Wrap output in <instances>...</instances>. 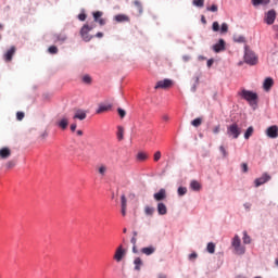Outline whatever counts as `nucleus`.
Masks as SVG:
<instances>
[{"mask_svg": "<svg viewBox=\"0 0 278 278\" xmlns=\"http://www.w3.org/2000/svg\"><path fill=\"white\" fill-rule=\"evenodd\" d=\"M48 52L51 54V55H55L58 53V47L55 46H50L48 48Z\"/></svg>", "mask_w": 278, "mask_h": 278, "instance_id": "e433bc0d", "label": "nucleus"}, {"mask_svg": "<svg viewBox=\"0 0 278 278\" xmlns=\"http://www.w3.org/2000/svg\"><path fill=\"white\" fill-rule=\"evenodd\" d=\"M233 42L244 43L247 42V38H244L242 35H235Z\"/></svg>", "mask_w": 278, "mask_h": 278, "instance_id": "bb28decb", "label": "nucleus"}, {"mask_svg": "<svg viewBox=\"0 0 278 278\" xmlns=\"http://www.w3.org/2000/svg\"><path fill=\"white\" fill-rule=\"evenodd\" d=\"M244 60H245V63L250 64L251 66H254V64H257V56L253 53V51L249 50V46H245Z\"/></svg>", "mask_w": 278, "mask_h": 278, "instance_id": "20e7f679", "label": "nucleus"}, {"mask_svg": "<svg viewBox=\"0 0 278 278\" xmlns=\"http://www.w3.org/2000/svg\"><path fill=\"white\" fill-rule=\"evenodd\" d=\"M207 12H218V5L212 4V7L206 8Z\"/></svg>", "mask_w": 278, "mask_h": 278, "instance_id": "79ce46f5", "label": "nucleus"}, {"mask_svg": "<svg viewBox=\"0 0 278 278\" xmlns=\"http://www.w3.org/2000/svg\"><path fill=\"white\" fill-rule=\"evenodd\" d=\"M75 129H77V124L76 123L71 125V131H75Z\"/></svg>", "mask_w": 278, "mask_h": 278, "instance_id": "bf43d9fd", "label": "nucleus"}, {"mask_svg": "<svg viewBox=\"0 0 278 278\" xmlns=\"http://www.w3.org/2000/svg\"><path fill=\"white\" fill-rule=\"evenodd\" d=\"M14 166H16V162H14V161H9L7 163V168H14Z\"/></svg>", "mask_w": 278, "mask_h": 278, "instance_id": "3c124183", "label": "nucleus"}, {"mask_svg": "<svg viewBox=\"0 0 278 278\" xmlns=\"http://www.w3.org/2000/svg\"><path fill=\"white\" fill-rule=\"evenodd\" d=\"M56 127H59L60 129H62L63 131L68 127V117L63 116L61 117L56 123H55Z\"/></svg>", "mask_w": 278, "mask_h": 278, "instance_id": "f8f14e48", "label": "nucleus"}, {"mask_svg": "<svg viewBox=\"0 0 278 278\" xmlns=\"http://www.w3.org/2000/svg\"><path fill=\"white\" fill-rule=\"evenodd\" d=\"M187 192H188V188H186V187H179L178 188V195L179 197H184L185 194H187Z\"/></svg>", "mask_w": 278, "mask_h": 278, "instance_id": "c9c22d12", "label": "nucleus"}, {"mask_svg": "<svg viewBox=\"0 0 278 278\" xmlns=\"http://www.w3.org/2000/svg\"><path fill=\"white\" fill-rule=\"evenodd\" d=\"M96 38H103V33H97Z\"/></svg>", "mask_w": 278, "mask_h": 278, "instance_id": "e2e57ef3", "label": "nucleus"}, {"mask_svg": "<svg viewBox=\"0 0 278 278\" xmlns=\"http://www.w3.org/2000/svg\"><path fill=\"white\" fill-rule=\"evenodd\" d=\"M12 155V150L10 148H2L0 149V157L1 160H8Z\"/></svg>", "mask_w": 278, "mask_h": 278, "instance_id": "f3484780", "label": "nucleus"}, {"mask_svg": "<svg viewBox=\"0 0 278 278\" xmlns=\"http://www.w3.org/2000/svg\"><path fill=\"white\" fill-rule=\"evenodd\" d=\"M132 253H138V248L136 245H132Z\"/></svg>", "mask_w": 278, "mask_h": 278, "instance_id": "0e129e2a", "label": "nucleus"}, {"mask_svg": "<svg viewBox=\"0 0 278 278\" xmlns=\"http://www.w3.org/2000/svg\"><path fill=\"white\" fill-rule=\"evenodd\" d=\"M78 18H79L80 21H86V18H87L86 13H80V14H78Z\"/></svg>", "mask_w": 278, "mask_h": 278, "instance_id": "5fc2aeb1", "label": "nucleus"}, {"mask_svg": "<svg viewBox=\"0 0 278 278\" xmlns=\"http://www.w3.org/2000/svg\"><path fill=\"white\" fill-rule=\"evenodd\" d=\"M238 94L239 97H241V99H244V101H248L250 105H255V103H257V93L253 91L242 89L241 91L238 92Z\"/></svg>", "mask_w": 278, "mask_h": 278, "instance_id": "f257e3e1", "label": "nucleus"}, {"mask_svg": "<svg viewBox=\"0 0 278 278\" xmlns=\"http://www.w3.org/2000/svg\"><path fill=\"white\" fill-rule=\"evenodd\" d=\"M87 113L84 110H77L76 113L74 114L73 118L78 119V121H86Z\"/></svg>", "mask_w": 278, "mask_h": 278, "instance_id": "dca6fc26", "label": "nucleus"}, {"mask_svg": "<svg viewBox=\"0 0 278 278\" xmlns=\"http://www.w3.org/2000/svg\"><path fill=\"white\" fill-rule=\"evenodd\" d=\"M115 21L117 23H125V22L129 21V17L125 14H118L115 16Z\"/></svg>", "mask_w": 278, "mask_h": 278, "instance_id": "b1692460", "label": "nucleus"}, {"mask_svg": "<svg viewBox=\"0 0 278 278\" xmlns=\"http://www.w3.org/2000/svg\"><path fill=\"white\" fill-rule=\"evenodd\" d=\"M161 157H162V152L156 151L154 153V162H160Z\"/></svg>", "mask_w": 278, "mask_h": 278, "instance_id": "de8ad7c7", "label": "nucleus"}, {"mask_svg": "<svg viewBox=\"0 0 278 278\" xmlns=\"http://www.w3.org/2000/svg\"><path fill=\"white\" fill-rule=\"evenodd\" d=\"M97 23H99V25H105V20L104 18H100L97 21Z\"/></svg>", "mask_w": 278, "mask_h": 278, "instance_id": "13d9d810", "label": "nucleus"}, {"mask_svg": "<svg viewBox=\"0 0 278 278\" xmlns=\"http://www.w3.org/2000/svg\"><path fill=\"white\" fill-rule=\"evenodd\" d=\"M157 212L160 216H166V214H168V208L166 207V204L160 202L157 204Z\"/></svg>", "mask_w": 278, "mask_h": 278, "instance_id": "a211bd4d", "label": "nucleus"}, {"mask_svg": "<svg viewBox=\"0 0 278 278\" xmlns=\"http://www.w3.org/2000/svg\"><path fill=\"white\" fill-rule=\"evenodd\" d=\"M266 136L268 138H278V126L277 125H274V126H270L266 129Z\"/></svg>", "mask_w": 278, "mask_h": 278, "instance_id": "9b49d317", "label": "nucleus"}, {"mask_svg": "<svg viewBox=\"0 0 278 278\" xmlns=\"http://www.w3.org/2000/svg\"><path fill=\"white\" fill-rule=\"evenodd\" d=\"M213 64H214V59H210V60L206 62L207 68H212Z\"/></svg>", "mask_w": 278, "mask_h": 278, "instance_id": "864d4df0", "label": "nucleus"}, {"mask_svg": "<svg viewBox=\"0 0 278 278\" xmlns=\"http://www.w3.org/2000/svg\"><path fill=\"white\" fill-rule=\"evenodd\" d=\"M213 51L215 53H220V51H225V39H219L218 42L213 46Z\"/></svg>", "mask_w": 278, "mask_h": 278, "instance_id": "4468645a", "label": "nucleus"}, {"mask_svg": "<svg viewBox=\"0 0 278 278\" xmlns=\"http://www.w3.org/2000/svg\"><path fill=\"white\" fill-rule=\"evenodd\" d=\"M231 244L237 253H240V255L244 253V248L240 247L241 241L238 235L233 237Z\"/></svg>", "mask_w": 278, "mask_h": 278, "instance_id": "0eeeda50", "label": "nucleus"}, {"mask_svg": "<svg viewBox=\"0 0 278 278\" xmlns=\"http://www.w3.org/2000/svg\"><path fill=\"white\" fill-rule=\"evenodd\" d=\"M135 264V270H140V267L142 266V258L136 257L134 261Z\"/></svg>", "mask_w": 278, "mask_h": 278, "instance_id": "cd10ccee", "label": "nucleus"}, {"mask_svg": "<svg viewBox=\"0 0 278 278\" xmlns=\"http://www.w3.org/2000/svg\"><path fill=\"white\" fill-rule=\"evenodd\" d=\"M213 134H220V125H217L213 128Z\"/></svg>", "mask_w": 278, "mask_h": 278, "instance_id": "603ef678", "label": "nucleus"}, {"mask_svg": "<svg viewBox=\"0 0 278 278\" xmlns=\"http://www.w3.org/2000/svg\"><path fill=\"white\" fill-rule=\"evenodd\" d=\"M190 188H191V190H194L195 192H199V190H201V182H199L197 180H192L190 182Z\"/></svg>", "mask_w": 278, "mask_h": 278, "instance_id": "5701e85b", "label": "nucleus"}, {"mask_svg": "<svg viewBox=\"0 0 278 278\" xmlns=\"http://www.w3.org/2000/svg\"><path fill=\"white\" fill-rule=\"evenodd\" d=\"M14 53H16V47L12 46L7 53L4 54L5 62H12V58H14Z\"/></svg>", "mask_w": 278, "mask_h": 278, "instance_id": "2eb2a0df", "label": "nucleus"}, {"mask_svg": "<svg viewBox=\"0 0 278 278\" xmlns=\"http://www.w3.org/2000/svg\"><path fill=\"white\" fill-rule=\"evenodd\" d=\"M197 257H199V255L195 252L189 255V260H197Z\"/></svg>", "mask_w": 278, "mask_h": 278, "instance_id": "6e6d98bb", "label": "nucleus"}, {"mask_svg": "<svg viewBox=\"0 0 278 278\" xmlns=\"http://www.w3.org/2000/svg\"><path fill=\"white\" fill-rule=\"evenodd\" d=\"M206 251L207 253H211V254L216 253V244H214V242L207 243Z\"/></svg>", "mask_w": 278, "mask_h": 278, "instance_id": "a878e982", "label": "nucleus"}, {"mask_svg": "<svg viewBox=\"0 0 278 278\" xmlns=\"http://www.w3.org/2000/svg\"><path fill=\"white\" fill-rule=\"evenodd\" d=\"M141 253H143V255H153V253H155V247L150 245L148 248H142Z\"/></svg>", "mask_w": 278, "mask_h": 278, "instance_id": "412c9836", "label": "nucleus"}, {"mask_svg": "<svg viewBox=\"0 0 278 278\" xmlns=\"http://www.w3.org/2000/svg\"><path fill=\"white\" fill-rule=\"evenodd\" d=\"M157 278H167L166 274H159Z\"/></svg>", "mask_w": 278, "mask_h": 278, "instance_id": "338daca9", "label": "nucleus"}, {"mask_svg": "<svg viewBox=\"0 0 278 278\" xmlns=\"http://www.w3.org/2000/svg\"><path fill=\"white\" fill-rule=\"evenodd\" d=\"M271 177L268 175V173H264L262 177L256 178L254 180L255 188H260V186H264V184H267V181H270Z\"/></svg>", "mask_w": 278, "mask_h": 278, "instance_id": "423d86ee", "label": "nucleus"}, {"mask_svg": "<svg viewBox=\"0 0 278 278\" xmlns=\"http://www.w3.org/2000/svg\"><path fill=\"white\" fill-rule=\"evenodd\" d=\"M193 4H195L197 8H203V5H205V0H194Z\"/></svg>", "mask_w": 278, "mask_h": 278, "instance_id": "ea45409f", "label": "nucleus"}, {"mask_svg": "<svg viewBox=\"0 0 278 278\" xmlns=\"http://www.w3.org/2000/svg\"><path fill=\"white\" fill-rule=\"evenodd\" d=\"M118 115L121 116V118H125V116H127V112H125V110L123 109H117Z\"/></svg>", "mask_w": 278, "mask_h": 278, "instance_id": "a18cd8bd", "label": "nucleus"}, {"mask_svg": "<svg viewBox=\"0 0 278 278\" xmlns=\"http://www.w3.org/2000/svg\"><path fill=\"white\" fill-rule=\"evenodd\" d=\"M244 208H245V210H251V204L245 203V204H244Z\"/></svg>", "mask_w": 278, "mask_h": 278, "instance_id": "69168bd1", "label": "nucleus"}, {"mask_svg": "<svg viewBox=\"0 0 278 278\" xmlns=\"http://www.w3.org/2000/svg\"><path fill=\"white\" fill-rule=\"evenodd\" d=\"M155 212V208L151 207V206H146L144 207V214L147 216H153V213Z\"/></svg>", "mask_w": 278, "mask_h": 278, "instance_id": "7c9ffc66", "label": "nucleus"}, {"mask_svg": "<svg viewBox=\"0 0 278 278\" xmlns=\"http://www.w3.org/2000/svg\"><path fill=\"white\" fill-rule=\"evenodd\" d=\"M162 118H163V121H165V122L170 121V117H169L168 115H163Z\"/></svg>", "mask_w": 278, "mask_h": 278, "instance_id": "680f3d73", "label": "nucleus"}, {"mask_svg": "<svg viewBox=\"0 0 278 278\" xmlns=\"http://www.w3.org/2000/svg\"><path fill=\"white\" fill-rule=\"evenodd\" d=\"M275 18H277V12H275V10H270L265 15V23L267 25H273V23H275Z\"/></svg>", "mask_w": 278, "mask_h": 278, "instance_id": "9d476101", "label": "nucleus"}, {"mask_svg": "<svg viewBox=\"0 0 278 278\" xmlns=\"http://www.w3.org/2000/svg\"><path fill=\"white\" fill-rule=\"evenodd\" d=\"M134 5L135 8H137L139 14H142L143 10H142V2H140V0H135L134 1Z\"/></svg>", "mask_w": 278, "mask_h": 278, "instance_id": "c756f323", "label": "nucleus"}, {"mask_svg": "<svg viewBox=\"0 0 278 278\" xmlns=\"http://www.w3.org/2000/svg\"><path fill=\"white\" fill-rule=\"evenodd\" d=\"M94 25H88V24H85L81 28H80V36L83 38V40L85 42H90L91 39L93 38L92 35H90V31H92Z\"/></svg>", "mask_w": 278, "mask_h": 278, "instance_id": "f03ea898", "label": "nucleus"}, {"mask_svg": "<svg viewBox=\"0 0 278 278\" xmlns=\"http://www.w3.org/2000/svg\"><path fill=\"white\" fill-rule=\"evenodd\" d=\"M125 255H127V250H125V248H123V245L121 244L116 249L113 260H115V262H123Z\"/></svg>", "mask_w": 278, "mask_h": 278, "instance_id": "39448f33", "label": "nucleus"}, {"mask_svg": "<svg viewBox=\"0 0 278 278\" xmlns=\"http://www.w3.org/2000/svg\"><path fill=\"white\" fill-rule=\"evenodd\" d=\"M253 131H254L253 126H250V127L247 129V131H245V134H244L245 140H249V138H251V137L253 136Z\"/></svg>", "mask_w": 278, "mask_h": 278, "instance_id": "c85d7f7f", "label": "nucleus"}, {"mask_svg": "<svg viewBox=\"0 0 278 278\" xmlns=\"http://www.w3.org/2000/svg\"><path fill=\"white\" fill-rule=\"evenodd\" d=\"M219 151L223 154V157H227L229 155V153H227V150L223 146L219 147Z\"/></svg>", "mask_w": 278, "mask_h": 278, "instance_id": "49530a36", "label": "nucleus"}, {"mask_svg": "<svg viewBox=\"0 0 278 278\" xmlns=\"http://www.w3.org/2000/svg\"><path fill=\"white\" fill-rule=\"evenodd\" d=\"M149 155H147V153L144 152H139L137 154V160H139L140 162H144V160H148Z\"/></svg>", "mask_w": 278, "mask_h": 278, "instance_id": "2f4dec72", "label": "nucleus"}, {"mask_svg": "<svg viewBox=\"0 0 278 278\" xmlns=\"http://www.w3.org/2000/svg\"><path fill=\"white\" fill-rule=\"evenodd\" d=\"M240 134H242V130H240V127H238L236 123L227 127V136H229V138L237 140V138H240Z\"/></svg>", "mask_w": 278, "mask_h": 278, "instance_id": "7ed1b4c3", "label": "nucleus"}, {"mask_svg": "<svg viewBox=\"0 0 278 278\" xmlns=\"http://www.w3.org/2000/svg\"><path fill=\"white\" fill-rule=\"evenodd\" d=\"M122 215L127 216V207L122 206Z\"/></svg>", "mask_w": 278, "mask_h": 278, "instance_id": "4d7b16f0", "label": "nucleus"}, {"mask_svg": "<svg viewBox=\"0 0 278 278\" xmlns=\"http://www.w3.org/2000/svg\"><path fill=\"white\" fill-rule=\"evenodd\" d=\"M16 118H17V121H23V118H25V113H23V112H17V113H16Z\"/></svg>", "mask_w": 278, "mask_h": 278, "instance_id": "8fccbe9b", "label": "nucleus"}, {"mask_svg": "<svg viewBox=\"0 0 278 278\" xmlns=\"http://www.w3.org/2000/svg\"><path fill=\"white\" fill-rule=\"evenodd\" d=\"M130 242L132 245H136V242H138V239L136 237H132Z\"/></svg>", "mask_w": 278, "mask_h": 278, "instance_id": "052dcab7", "label": "nucleus"}, {"mask_svg": "<svg viewBox=\"0 0 278 278\" xmlns=\"http://www.w3.org/2000/svg\"><path fill=\"white\" fill-rule=\"evenodd\" d=\"M153 197L156 201H164L166 199V189H160Z\"/></svg>", "mask_w": 278, "mask_h": 278, "instance_id": "aec40b11", "label": "nucleus"}, {"mask_svg": "<svg viewBox=\"0 0 278 278\" xmlns=\"http://www.w3.org/2000/svg\"><path fill=\"white\" fill-rule=\"evenodd\" d=\"M83 83L84 84H92V78L90 77V75L83 76Z\"/></svg>", "mask_w": 278, "mask_h": 278, "instance_id": "58836bf2", "label": "nucleus"}, {"mask_svg": "<svg viewBox=\"0 0 278 278\" xmlns=\"http://www.w3.org/2000/svg\"><path fill=\"white\" fill-rule=\"evenodd\" d=\"M201 123H203V119H201V117H198L191 122V125L193 127H201Z\"/></svg>", "mask_w": 278, "mask_h": 278, "instance_id": "72a5a7b5", "label": "nucleus"}, {"mask_svg": "<svg viewBox=\"0 0 278 278\" xmlns=\"http://www.w3.org/2000/svg\"><path fill=\"white\" fill-rule=\"evenodd\" d=\"M112 110V104H100L96 114H103V112H110Z\"/></svg>", "mask_w": 278, "mask_h": 278, "instance_id": "6ab92c4d", "label": "nucleus"}, {"mask_svg": "<svg viewBox=\"0 0 278 278\" xmlns=\"http://www.w3.org/2000/svg\"><path fill=\"white\" fill-rule=\"evenodd\" d=\"M117 129H118L117 138H118V140H123V136L125 134V128H123L122 126H118Z\"/></svg>", "mask_w": 278, "mask_h": 278, "instance_id": "473e14b6", "label": "nucleus"}, {"mask_svg": "<svg viewBox=\"0 0 278 278\" xmlns=\"http://www.w3.org/2000/svg\"><path fill=\"white\" fill-rule=\"evenodd\" d=\"M170 86H173V80L165 78L164 80L157 81L154 88L155 90L160 88L166 90V88H170Z\"/></svg>", "mask_w": 278, "mask_h": 278, "instance_id": "1a4fd4ad", "label": "nucleus"}, {"mask_svg": "<svg viewBox=\"0 0 278 278\" xmlns=\"http://www.w3.org/2000/svg\"><path fill=\"white\" fill-rule=\"evenodd\" d=\"M268 3H270V0H252V4L254 7H257V5H268Z\"/></svg>", "mask_w": 278, "mask_h": 278, "instance_id": "393cba45", "label": "nucleus"}, {"mask_svg": "<svg viewBox=\"0 0 278 278\" xmlns=\"http://www.w3.org/2000/svg\"><path fill=\"white\" fill-rule=\"evenodd\" d=\"M242 173H249V165L247 163L241 164Z\"/></svg>", "mask_w": 278, "mask_h": 278, "instance_id": "09e8293b", "label": "nucleus"}, {"mask_svg": "<svg viewBox=\"0 0 278 278\" xmlns=\"http://www.w3.org/2000/svg\"><path fill=\"white\" fill-rule=\"evenodd\" d=\"M212 29L213 31H220V24H218V22H214Z\"/></svg>", "mask_w": 278, "mask_h": 278, "instance_id": "37998d69", "label": "nucleus"}, {"mask_svg": "<svg viewBox=\"0 0 278 278\" xmlns=\"http://www.w3.org/2000/svg\"><path fill=\"white\" fill-rule=\"evenodd\" d=\"M102 16H103V12H100V11L94 12V13H93L94 22L97 23V21H99L100 17H102Z\"/></svg>", "mask_w": 278, "mask_h": 278, "instance_id": "a19ab883", "label": "nucleus"}, {"mask_svg": "<svg viewBox=\"0 0 278 278\" xmlns=\"http://www.w3.org/2000/svg\"><path fill=\"white\" fill-rule=\"evenodd\" d=\"M76 134H77V136H84V131L83 130H77Z\"/></svg>", "mask_w": 278, "mask_h": 278, "instance_id": "774afa93", "label": "nucleus"}, {"mask_svg": "<svg viewBox=\"0 0 278 278\" xmlns=\"http://www.w3.org/2000/svg\"><path fill=\"white\" fill-rule=\"evenodd\" d=\"M98 173H99V175H101V177H105V175H108V165L100 164L98 166Z\"/></svg>", "mask_w": 278, "mask_h": 278, "instance_id": "4be33fe9", "label": "nucleus"}, {"mask_svg": "<svg viewBox=\"0 0 278 278\" xmlns=\"http://www.w3.org/2000/svg\"><path fill=\"white\" fill-rule=\"evenodd\" d=\"M273 86H275V80L270 77L265 78V80L263 83L264 91L269 92L270 88H273Z\"/></svg>", "mask_w": 278, "mask_h": 278, "instance_id": "ddd939ff", "label": "nucleus"}, {"mask_svg": "<svg viewBox=\"0 0 278 278\" xmlns=\"http://www.w3.org/2000/svg\"><path fill=\"white\" fill-rule=\"evenodd\" d=\"M229 31V25L227 23H223L220 27V34H227Z\"/></svg>", "mask_w": 278, "mask_h": 278, "instance_id": "4c0bfd02", "label": "nucleus"}, {"mask_svg": "<svg viewBox=\"0 0 278 278\" xmlns=\"http://www.w3.org/2000/svg\"><path fill=\"white\" fill-rule=\"evenodd\" d=\"M52 40L56 45H64L66 42V40H68V37L66 36V34L60 33V34H54L52 36Z\"/></svg>", "mask_w": 278, "mask_h": 278, "instance_id": "6e6552de", "label": "nucleus"}, {"mask_svg": "<svg viewBox=\"0 0 278 278\" xmlns=\"http://www.w3.org/2000/svg\"><path fill=\"white\" fill-rule=\"evenodd\" d=\"M121 203L122 207H127V198L125 197V194L121 197Z\"/></svg>", "mask_w": 278, "mask_h": 278, "instance_id": "c03bdc74", "label": "nucleus"}, {"mask_svg": "<svg viewBox=\"0 0 278 278\" xmlns=\"http://www.w3.org/2000/svg\"><path fill=\"white\" fill-rule=\"evenodd\" d=\"M243 244H251V237L247 233V231H243Z\"/></svg>", "mask_w": 278, "mask_h": 278, "instance_id": "f704fd0d", "label": "nucleus"}]
</instances>
